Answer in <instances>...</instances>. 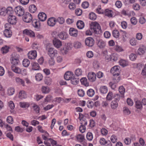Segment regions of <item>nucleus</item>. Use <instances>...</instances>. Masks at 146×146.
Returning a JSON list of instances; mask_svg holds the SVG:
<instances>
[{
	"label": "nucleus",
	"instance_id": "obj_1",
	"mask_svg": "<svg viewBox=\"0 0 146 146\" xmlns=\"http://www.w3.org/2000/svg\"><path fill=\"white\" fill-rule=\"evenodd\" d=\"M46 50L48 54L51 58H53L58 54L57 51L53 48L50 47V44H46Z\"/></svg>",
	"mask_w": 146,
	"mask_h": 146
},
{
	"label": "nucleus",
	"instance_id": "obj_2",
	"mask_svg": "<svg viewBox=\"0 0 146 146\" xmlns=\"http://www.w3.org/2000/svg\"><path fill=\"white\" fill-rule=\"evenodd\" d=\"M90 26L91 30L94 33L98 34L101 32L100 25L96 22H92L90 24Z\"/></svg>",
	"mask_w": 146,
	"mask_h": 146
},
{
	"label": "nucleus",
	"instance_id": "obj_3",
	"mask_svg": "<svg viewBox=\"0 0 146 146\" xmlns=\"http://www.w3.org/2000/svg\"><path fill=\"white\" fill-rule=\"evenodd\" d=\"M13 13V8L11 7H9L7 9L5 7L0 9V15L3 16H5L7 14H12Z\"/></svg>",
	"mask_w": 146,
	"mask_h": 146
},
{
	"label": "nucleus",
	"instance_id": "obj_4",
	"mask_svg": "<svg viewBox=\"0 0 146 146\" xmlns=\"http://www.w3.org/2000/svg\"><path fill=\"white\" fill-rule=\"evenodd\" d=\"M119 77H113L112 81L110 82L109 83V86L112 90H115L117 86V84L119 82L120 80Z\"/></svg>",
	"mask_w": 146,
	"mask_h": 146
},
{
	"label": "nucleus",
	"instance_id": "obj_5",
	"mask_svg": "<svg viewBox=\"0 0 146 146\" xmlns=\"http://www.w3.org/2000/svg\"><path fill=\"white\" fill-rule=\"evenodd\" d=\"M14 11L17 15L19 17L23 16L25 13V10L21 6L15 7Z\"/></svg>",
	"mask_w": 146,
	"mask_h": 146
},
{
	"label": "nucleus",
	"instance_id": "obj_6",
	"mask_svg": "<svg viewBox=\"0 0 146 146\" xmlns=\"http://www.w3.org/2000/svg\"><path fill=\"white\" fill-rule=\"evenodd\" d=\"M120 67L118 66H115L111 69L110 72L115 77H119Z\"/></svg>",
	"mask_w": 146,
	"mask_h": 146
},
{
	"label": "nucleus",
	"instance_id": "obj_7",
	"mask_svg": "<svg viewBox=\"0 0 146 146\" xmlns=\"http://www.w3.org/2000/svg\"><path fill=\"white\" fill-rule=\"evenodd\" d=\"M23 20L25 22L29 23L30 22L32 19L31 15L28 12H26L23 15Z\"/></svg>",
	"mask_w": 146,
	"mask_h": 146
},
{
	"label": "nucleus",
	"instance_id": "obj_8",
	"mask_svg": "<svg viewBox=\"0 0 146 146\" xmlns=\"http://www.w3.org/2000/svg\"><path fill=\"white\" fill-rule=\"evenodd\" d=\"M8 15L9 16L7 17L8 22L12 25H15L17 22V18L16 16L13 15L12 14Z\"/></svg>",
	"mask_w": 146,
	"mask_h": 146
},
{
	"label": "nucleus",
	"instance_id": "obj_9",
	"mask_svg": "<svg viewBox=\"0 0 146 146\" xmlns=\"http://www.w3.org/2000/svg\"><path fill=\"white\" fill-rule=\"evenodd\" d=\"M86 45L89 47L92 46L94 43V39L92 37H88L85 40Z\"/></svg>",
	"mask_w": 146,
	"mask_h": 146
},
{
	"label": "nucleus",
	"instance_id": "obj_10",
	"mask_svg": "<svg viewBox=\"0 0 146 146\" xmlns=\"http://www.w3.org/2000/svg\"><path fill=\"white\" fill-rule=\"evenodd\" d=\"M11 60L12 65L17 66L19 62V55L16 54V57L13 56L11 57Z\"/></svg>",
	"mask_w": 146,
	"mask_h": 146
},
{
	"label": "nucleus",
	"instance_id": "obj_11",
	"mask_svg": "<svg viewBox=\"0 0 146 146\" xmlns=\"http://www.w3.org/2000/svg\"><path fill=\"white\" fill-rule=\"evenodd\" d=\"M97 44L100 48L103 49L106 46V43L105 41L101 39L97 40Z\"/></svg>",
	"mask_w": 146,
	"mask_h": 146
},
{
	"label": "nucleus",
	"instance_id": "obj_12",
	"mask_svg": "<svg viewBox=\"0 0 146 146\" xmlns=\"http://www.w3.org/2000/svg\"><path fill=\"white\" fill-rule=\"evenodd\" d=\"M69 34L70 35L74 37H76L78 35V31L76 29L71 28L69 31Z\"/></svg>",
	"mask_w": 146,
	"mask_h": 146
},
{
	"label": "nucleus",
	"instance_id": "obj_13",
	"mask_svg": "<svg viewBox=\"0 0 146 146\" xmlns=\"http://www.w3.org/2000/svg\"><path fill=\"white\" fill-rule=\"evenodd\" d=\"M56 20L55 18L53 17L48 19L47 21V24L50 26L53 27L56 24Z\"/></svg>",
	"mask_w": 146,
	"mask_h": 146
},
{
	"label": "nucleus",
	"instance_id": "obj_14",
	"mask_svg": "<svg viewBox=\"0 0 146 146\" xmlns=\"http://www.w3.org/2000/svg\"><path fill=\"white\" fill-rule=\"evenodd\" d=\"M53 44L54 46L57 48H59L62 46L61 41L56 38H54L53 40Z\"/></svg>",
	"mask_w": 146,
	"mask_h": 146
},
{
	"label": "nucleus",
	"instance_id": "obj_15",
	"mask_svg": "<svg viewBox=\"0 0 146 146\" xmlns=\"http://www.w3.org/2000/svg\"><path fill=\"white\" fill-rule=\"evenodd\" d=\"M23 33L31 37H34L35 36L34 32L30 30L25 29L23 31Z\"/></svg>",
	"mask_w": 146,
	"mask_h": 146
},
{
	"label": "nucleus",
	"instance_id": "obj_16",
	"mask_svg": "<svg viewBox=\"0 0 146 146\" xmlns=\"http://www.w3.org/2000/svg\"><path fill=\"white\" fill-rule=\"evenodd\" d=\"M29 58L31 59H34L37 56L36 52V50H33L30 51L28 53Z\"/></svg>",
	"mask_w": 146,
	"mask_h": 146
},
{
	"label": "nucleus",
	"instance_id": "obj_17",
	"mask_svg": "<svg viewBox=\"0 0 146 146\" xmlns=\"http://www.w3.org/2000/svg\"><path fill=\"white\" fill-rule=\"evenodd\" d=\"M74 75L73 74L72 72L67 71L65 73L64 75V78L66 80H70Z\"/></svg>",
	"mask_w": 146,
	"mask_h": 146
},
{
	"label": "nucleus",
	"instance_id": "obj_18",
	"mask_svg": "<svg viewBox=\"0 0 146 146\" xmlns=\"http://www.w3.org/2000/svg\"><path fill=\"white\" fill-rule=\"evenodd\" d=\"M11 69L15 73L17 74H22L21 69L17 66L11 65Z\"/></svg>",
	"mask_w": 146,
	"mask_h": 146
},
{
	"label": "nucleus",
	"instance_id": "obj_19",
	"mask_svg": "<svg viewBox=\"0 0 146 146\" xmlns=\"http://www.w3.org/2000/svg\"><path fill=\"white\" fill-rule=\"evenodd\" d=\"M96 75L93 72H90L88 74V77L89 80L91 82H94L96 79Z\"/></svg>",
	"mask_w": 146,
	"mask_h": 146
},
{
	"label": "nucleus",
	"instance_id": "obj_20",
	"mask_svg": "<svg viewBox=\"0 0 146 146\" xmlns=\"http://www.w3.org/2000/svg\"><path fill=\"white\" fill-rule=\"evenodd\" d=\"M38 17L40 21H44L46 19L47 16L46 14L44 13L41 12L38 14Z\"/></svg>",
	"mask_w": 146,
	"mask_h": 146
},
{
	"label": "nucleus",
	"instance_id": "obj_21",
	"mask_svg": "<svg viewBox=\"0 0 146 146\" xmlns=\"http://www.w3.org/2000/svg\"><path fill=\"white\" fill-rule=\"evenodd\" d=\"M99 90L100 93L102 94H106L108 91L107 87L105 86H101Z\"/></svg>",
	"mask_w": 146,
	"mask_h": 146
},
{
	"label": "nucleus",
	"instance_id": "obj_22",
	"mask_svg": "<svg viewBox=\"0 0 146 146\" xmlns=\"http://www.w3.org/2000/svg\"><path fill=\"white\" fill-rule=\"evenodd\" d=\"M4 35L7 38H10L12 35V32L11 30L5 29L4 31Z\"/></svg>",
	"mask_w": 146,
	"mask_h": 146
},
{
	"label": "nucleus",
	"instance_id": "obj_23",
	"mask_svg": "<svg viewBox=\"0 0 146 146\" xmlns=\"http://www.w3.org/2000/svg\"><path fill=\"white\" fill-rule=\"evenodd\" d=\"M76 137L78 141L83 143H84V137L83 135L78 134L76 136Z\"/></svg>",
	"mask_w": 146,
	"mask_h": 146
},
{
	"label": "nucleus",
	"instance_id": "obj_24",
	"mask_svg": "<svg viewBox=\"0 0 146 146\" xmlns=\"http://www.w3.org/2000/svg\"><path fill=\"white\" fill-rule=\"evenodd\" d=\"M32 23L33 25L36 28H38L40 27V24L39 21L36 19H33Z\"/></svg>",
	"mask_w": 146,
	"mask_h": 146
},
{
	"label": "nucleus",
	"instance_id": "obj_25",
	"mask_svg": "<svg viewBox=\"0 0 146 146\" xmlns=\"http://www.w3.org/2000/svg\"><path fill=\"white\" fill-rule=\"evenodd\" d=\"M70 80L71 83L74 85L77 84L79 82L78 78L76 77L74 75L72 76Z\"/></svg>",
	"mask_w": 146,
	"mask_h": 146
},
{
	"label": "nucleus",
	"instance_id": "obj_26",
	"mask_svg": "<svg viewBox=\"0 0 146 146\" xmlns=\"http://www.w3.org/2000/svg\"><path fill=\"white\" fill-rule=\"evenodd\" d=\"M77 28L79 29H83L84 26V22L81 20L78 21L76 23Z\"/></svg>",
	"mask_w": 146,
	"mask_h": 146
},
{
	"label": "nucleus",
	"instance_id": "obj_27",
	"mask_svg": "<svg viewBox=\"0 0 146 146\" xmlns=\"http://www.w3.org/2000/svg\"><path fill=\"white\" fill-rule=\"evenodd\" d=\"M145 46H143L138 49L137 50L138 53L140 55H142L145 53Z\"/></svg>",
	"mask_w": 146,
	"mask_h": 146
},
{
	"label": "nucleus",
	"instance_id": "obj_28",
	"mask_svg": "<svg viewBox=\"0 0 146 146\" xmlns=\"http://www.w3.org/2000/svg\"><path fill=\"white\" fill-rule=\"evenodd\" d=\"M19 105L22 108H27L29 106L30 104L27 102H21L19 103Z\"/></svg>",
	"mask_w": 146,
	"mask_h": 146
},
{
	"label": "nucleus",
	"instance_id": "obj_29",
	"mask_svg": "<svg viewBox=\"0 0 146 146\" xmlns=\"http://www.w3.org/2000/svg\"><path fill=\"white\" fill-rule=\"evenodd\" d=\"M19 97L21 99H24L27 98V95L24 91H20L19 93Z\"/></svg>",
	"mask_w": 146,
	"mask_h": 146
},
{
	"label": "nucleus",
	"instance_id": "obj_30",
	"mask_svg": "<svg viewBox=\"0 0 146 146\" xmlns=\"http://www.w3.org/2000/svg\"><path fill=\"white\" fill-rule=\"evenodd\" d=\"M125 89L123 86H120L119 88V91L120 93L121 96L122 98L124 97V93L125 92Z\"/></svg>",
	"mask_w": 146,
	"mask_h": 146
},
{
	"label": "nucleus",
	"instance_id": "obj_31",
	"mask_svg": "<svg viewBox=\"0 0 146 146\" xmlns=\"http://www.w3.org/2000/svg\"><path fill=\"white\" fill-rule=\"evenodd\" d=\"M118 106V103L116 101H112L111 103V107L112 109H115Z\"/></svg>",
	"mask_w": 146,
	"mask_h": 146
},
{
	"label": "nucleus",
	"instance_id": "obj_32",
	"mask_svg": "<svg viewBox=\"0 0 146 146\" xmlns=\"http://www.w3.org/2000/svg\"><path fill=\"white\" fill-rule=\"evenodd\" d=\"M59 38L62 39H65L68 37L67 34L65 32H61L58 35Z\"/></svg>",
	"mask_w": 146,
	"mask_h": 146
},
{
	"label": "nucleus",
	"instance_id": "obj_33",
	"mask_svg": "<svg viewBox=\"0 0 146 146\" xmlns=\"http://www.w3.org/2000/svg\"><path fill=\"white\" fill-rule=\"evenodd\" d=\"M36 8L35 5L34 4L31 5L29 7V11L32 13H34L36 11Z\"/></svg>",
	"mask_w": 146,
	"mask_h": 146
},
{
	"label": "nucleus",
	"instance_id": "obj_34",
	"mask_svg": "<svg viewBox=\"0 0 146 146\" xmlns=\"http://www.w3.org/2000/svg\"><path fill=\"white\" fill-rule=\"evenodd\" d=\"M32 70H39L40 66L38 63L33 62L32 64Z\"/></svg>",
	"mask_w": 146,
	"mask_h": 146
},
{
	"label": "nucleus",
	"instance_id": "obj_35",
	"mask_svg": "<svg viewBox=\"0 0 146 146\" xmlns=\"http://www.w3.org/2000/svg\"><path fill=\"white\" fill-rule=\"evenodd\" d=\"M112 11L111 10L107 9L104 11V13L103 14L108 17H112Z\"/></svg>",
	"mask_w": 146,
	"mask_h": 146
},
{
	"label": "nucleus",
	"instance_id": "obj_36",
	"mask_svg": "<svg viewBox=\"0 0 146 146\" xmlns=\"http://www.w3.org/2000/svg\"><path fill=\"white\" fill-rule=\"evenodd\" d=\"M82 84L86 86H88L89 85V84L87 82V79L86 78H82L80 80Z\"/></svg>",
	"mask_w": 146,
	"mask_h": 146
},
{
	"label": "nucleus",
	"instance_id": "obj_37",
	"mask_svg": "<svg viewBox=\"0 0 146 146\" xmlns=\"http://www.w3.org/2000/svg\"><path fill=\"white\" fill-rule=\"evenodd\" d=\"M22 64L23 66L25 67H28L30 64V62L27 59H25L22 62Z\"/></svg>",
	"mask_w": 146,
	"mask_h": 146
},
{
	"label": "nucleus",
	"instance_id": "obj_38",
	"mask_svg": "<svg viewBox=\"0 0 146 146\" xmlns=\"http://www.w3.org/2000/svg\"><path fill=\"white\" fill-rule=\"evenodd\" d=\"M87 94L89 96L92 97L94 95L95 91L92 89H90L87 91Z\"/></svg>",
	"mask_w": 146,
	"mask_h": 146
},
{
	"label": "nucleus",
	"instance_id": "obj_39",
	"mask_svg": "<svg viewBox=\"0 0 146 146\" xmlns=\"http://www.w3.org/2000/svg\"><path fill=\"white\" fill-rule=\"evenodd\" d=\"M114 97L113 93L111 91L109 92L106 97V99L108 100H111Z\"/></svg>",
	"mask_w": 146,
	"mask_h": 146
},
{
	"label": "nucleus",
	"instance_id": "obj_40",
	"mask_svg": "<svg viewBox=\"0 0 146 146\" xmlns=\"http://www.w3.org/2000/svg\"><path fill=\"white\" fill-rule=\"evenodd\" d=\"M50 91L49 87L47 86H43L42 88V91L43 93L46 94L48 93Z\"/></svg>",
	"mask_w": 146,
	"mask_h": 146
},
{
	"label": "nucleus",
	"instance_id": "obj_41",
	"mask_svg": "<svg viewBox=\"0 0 146 146\" xmlns=\"http://www.w3.org/2000/svg\"><path fill=\"white\" fill-rule=\"evenodd\" d=\"M15 90L13 88H10L7 90V94L9 96L13 95L14 93Z\"/></svg>",
	"mask_w": 146,
	"mask_h": 146
},
{
	"label": "nucleus",
	"instance_id": "obj_42",
	"mask_svg": "<svg viewBox=\"0 0 146 146\" xmlns=\"http://www.w3.org/2000/svg\"><path fill=\"white\" fill-rule=\"evenodd\" d=\"M15 80L19 84L22 85L23 86H24L25 81L19 77H17L15 78Z\"/></svg>",
	"mask_w": 146,
	"mask_h": 146
},
{
	"label": "nucleus",
	"instance_id": "obj_43",
	"mask_svg": "<svg viewBox=\"0 0 146 146\" xmlns=\"http://www.w3.org/2000/svg\"><path fill=\"white\" fill-rule=\"evenodd\" d=\"M89 19L92 20H95L96 18V15L93 12L90 13L89 15Z\"/></svg>",
	"mask_w": 146,
	"mask_h": 146
},
{
	"label": "nucleus",
	"instance_id": "obj_44",
	"mask_svg": "<svg viewBox=\"0 0 146 146\" xmlns=\"http://www.w3.org/2000/svg\"><path fill=\"white\" fill-rule=\"evenodd\" d=\"M34 110L37 113H38L40 112V108L37 105L34 104L33 106Z\"/></svg>",
	"mask_w": 146,
	"mask_h": 146
},
{
	"label": "nucleus",
	"instance_id": "obj_45",
	"mask_svg": "<svg viewBox=\"0 0 146 146\" xmlns=\"http://www.w3.org/2000/svg\"><path fill=\"white\" fill-rule=\"evenodd\" d=\"M119 58L118 55L116 53H114L111 55V59L113 61H116Z\"/></svg>",
	"mask_w": 146,
	"mask_h": 146
},
{
	"label": "nucleus",
	"instance_id": "obj_46",
	"mask_svg": "<svg viewBox=\"0 0 146 146\" xmlns=\"http://www.w3.org/2000/svg\"><path fill=\"white\" fill-rule=\"evenodd\" d=\"M82 70L79 68L77 69L75 71V74L77 76L82 75Z\"/></svg>",
	"mask_w": 146,
	"mask_h": 146
},
{
	"label": "nucleus",
	"instance_id": "obj_47",
	"mask_svg": "<svg viewBox=\"0 0 146 146\" xmlns=\"http://www.w3.org/2000/svg\"><path fill=\"white\" fill-rule=\"evenodd\" d=\"M87 139L89 141H91L93 139V135L92 133L88 132L86 134Z\"/></svg>",
	"mask_w": 146,
	"mask_h": 146
},
{
	"label": "nucleus",
	"instance_id": "obj_48",
	"mask_svg": "<svg viewBox=\"0 0 146 146\" xmlns=\"http://www.w3.org/2000/svg\"><path fill=\"white\" fill-rule=\"evenodd\" d=\"M35 78L36 80L40 81L42 80L43 76L41 74L38 73L36 75Z\"/></svg>",
	"mask_w": 146,
	"mask_h": 146
},
{
	"label": "nucleus",
	"instance_id": "obj_49",
	"mask_svg": "<svg viewBox=\"0 0 146 146\" xmlns=\"http://www.w3.org/2000/svg\"><path fill=\"white\" fill-rule=\"evenodd\" d=\"M142 105L141 102L137 100L135 102L136 107L138 109H141L142 108Z\"/></svg>",
	"mask_w": 146,
	"mask_h": 146
},
{
	"label": "nucleus",
	"instance_id": "obj_50",
	"mask_svg": "<svg viewBox=\"0 0 146 146\" xmlns=\"http://www.w3.org/2000/svg\"><path fill=\"white\" fill-rule=\"evenodd\" d=\"M120 65L123 67L127 65L128 64L127 61L125 60H121L119 62Z\"/></svg>",
	"mask_w": 146,
	"mask_h": 146
},
{
	"label": "nucleus",
	"instance_id": "obj_51",
	"mask_svg": "<svg viewBox=\"0 0 146 146\" xmlns=\"http://www.w3.org/2000/svg\"><path fill=\"white\" fill-rule=\"evenodd\" d=\"M119 32L117 30H114L112 32V35L115 38H117L119 36Z\"/></svg>",
	"mask_w": 146,
	"mask_h": 146
},
{
	"label": "nucleus",
	"instance_id": "obj_52",
	"mask_svg": "<svg viewBox=\"0 0 146 146\" xmlns=\"http://www.w3.org/2000/svg\"><path fill=\"white\" fill-rule=\"evenodd\" d=\"M111 141L113 143H116L117 140V137L115 135H112L110 137Z\"/></svg>",
	"mask_w": 146,
	"mask_h": 146
},
{
	"label": "nucleus",
	"instance_id": "obj_53",
	"mask_svg": "<svg viewBox=\"0 0 146 146\" xmlns=\"http://www.w3.org/2000/svg\"><path fill=\"white\" fill-rule=\"evenodd\" d=\"M7 121L9 124H12L13 122V117L11 116H8L7 118Z\"/></svg>",
	"mask_w": 146,
	"mask_h": 146
},
{
	"label": "nucleus",
	"instance_id": "obj_54",
	"mask_svg": "<svg viewBox=\"0 0 146 146\" xmlns=\"http://www.w3.org/2000/svg\"><path fill=\"white\" fill-rule=\"evenodd\" d=\"M64 18L62 17H58L56 20V22L59 23L60 24H63L64 23Z\"/></svg>",
	"mask_w": 146,
	"mask_h": 146
},
{
	"label": "nucleus",
	"instance_id": "obj_55",
	"mask_svg": "<svg viewBox=\"0 0 146 146\" xmlns=\"http://www.w3.org/2000/svg\"><path fill=\"white\" fill-rule=\"evenodd\" d=\"M1 51L3 53H6L9 51V48L7 46H5L2 48Z\"/></svg>",
	"mask_w": 146,
	"mask_h": 146
},
{
	"label": "nucleus",
	"instance_id": "obj_56",
	"mask_svg": "<svg viewBox=\"0 0 146 146\" xmlns=\"http://www.w3.org/2000/svg\"><path fill=\"white\" fill-rule=\"evenodd\" d=\"M44 82L47 85H50L52 83V79L49 77H47L45 79Z\"/></svg>",
	"mask_w": 146,
	"mask_h": 146
},
{
	"label": "nucleus",
	"instance_id": "obj_57",
	"mask_svg": "<svg viewBox=\"0 0 146 146\" xmlns=\"http://www.w3.org/2000/svg\"><path fill=\"white\" fill-rule=\"evenodd\" d=\"M123 111L124 113L125 114L128 115L131 113V111L127 107H125L123 108Z\"/></svg>",
	"mask_w": 146,
	"mask_h": 146
},
{
	"label": "nucleus",
	"instance_id": "obj_58",
	"mask_svg": "<svg viewBox=\"0 0 146 146\" xmlns=\"http://www.w3.org/2000/svg\"><path fill=\"white\" fill-rule=\"evenodd\" d=\"M78 95L80 97H83L85 95V92L82 89L78 90Z\"/></svg>",
	"mask_w": 146,
	"mask_h": 146
},
{
	"label": "nucleus",
	"instance_id": "obj_59",
	"mask_svg": "<svg viewBox=\"0 0 146 146\" xmlns=\"http://www.w3.org/2000/svg\"><path fill=\"white\" fill-rule=\"evenodd\" d=\"M81 43L79 42H75L74 44V47L76 48H81L82 46Z\"/></svg>",
	"mask_w": 146,
	"mask_h": 146
},
{
	"label": "nucleus",
	"instance_id": "obj_60",
	"mask_svg": "<svg viewBox=\"0 0 146 146\" xmlns=\"http://www.w3.org/2000/svg\"><path fill=\"white\" fill-rule=\"evenodd\" d=\"M131 23L133 25H135L137 23V21L135 17H133L130 19Z\"/></svg>",
	"mask_w": 146,
	"mask_h": 146
},
{
	"label": "nucleus",
	"instance_id": "obj_61",
	"mask_svg": "<svg viewBox=\"0 0 146 146\" xmlns=\"http://www.w3.org/2000/svg\"><path fill=\"white\" fill-rule=\"evenodd\" d=\"M115 49L116 51L118 52H122L123 50L121 46L118 45H116L115 46Z\"/></svg>",
	"mask_w": 146,
	"mask_h": 146
},
{
	"label": "nucleus",
	"instance_id": "obj_62",
	"mask_svg": "<svg viewBox=\"0 0 146 146\" xmlns=\"http://www.w3.org/2000/svg\"><path fill=\"white\" fill-rule=\"evenodd\" d=\"M137 56L136 54L133 53L129 55V58L130 60L134 61L136 60Z\"/></svg>",
	"mask_w": 146,
	"mask_h": 146
},
{
	"label": "nucleus",
	"instance_id": "obj_63",
	"mask_svg": "<svg viewBox=\"0 0 146 146\" xmlns=\"http://www.w3.org/2000/svg\"><path fill=\"white\" fill-rule=\"evenodd\" d=\"M69 50V48H68L67 47L63 48H62L61 50V52L63 54H66L68 51Z\"/></svg>",
	"mask_w": 146,
	"mask_h": 146
},
{
	"label": "nucleus",
	"instance_id": "obj_64",
	"mask_svg": "<svg viewBox=\"0 0 146 146\" xmlns=\"http://www.w3.org/2000/svg\"><path fill=\"white\" fill-rule=\"evenodd\" d=\"M124 141L126 144L128 145L131 143V139L130 138L126 137L124 139Z\"/></svg>",
	"mask_w": 146,
	"mask_h": 146
}]
</instances>
